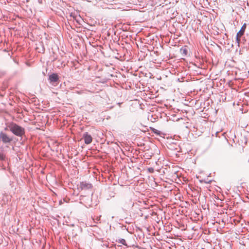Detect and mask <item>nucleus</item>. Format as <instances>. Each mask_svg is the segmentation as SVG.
Returning <instances> with one entry per match:
<instances>
[{"label": "nucleus", "instance_id": "39448f33", "mask_svg": "<svg viewBox=\"0 0 249 249\" xmlns=\"http://www.w3.org/2000/svg\"><path fill=\"white\" fill-rule=\"evenodd\" d=\"M49 80L51 83H56L59 80L58 75L56 73H53L50 75Z\"/></svg>", "mask_w": 249, "mask_h": 249}, {"label": "nucleus", "instance_id": "f257e3e1", "mask_svg": "<svg viewBox=\"0 0 249 249\" xmlns=\"http://www.w3.org/2000/svg\"><path fill=\"white\" fill-rule=\"evenodd\" d=\"M10 131L15 135L22 137L25 134V129L15 123H12L9 125Z\"/></svg>", "mask_w": 249, "mask_h": 249}, {"label": "nucleus", "instance_id": "0eeeda50", "mask_svg": "<svg viewBox=\"0 0 249 249\" xmlns=\"http://www.w3.org/2000/svg\"><path fill=\"white\" fill-rule=\"evenodd\" d=\"M5 159V156L4 155L2 150H0V160L3 161Z\"/></svg>", "mask_w": 249, "mask_h": 249}, {"label": "nucleus", "instance_id": "1a4fd4ad", "mask_svg": "<svg viewBox=\"0 0 249 249\" xmlns=\"http://www.w3.org/2000/svg\"><path fill=\"white\" fill-rule=\"evenodd\" d=\"M241 36H237V35H236V42H237V43L238 44V45L239 46V44H240V38H241Z\"/></svg>", "mask_w": 249, "mask_h": 249}, {"label": "nucleus", "instance_id": "f03ea898", "mask_svg": "<svg viewBox=\"0 0 249 249\" xmlns=\"http://www.w3.org/2000/svg\"><path fill=\"white\" fill-rule=\"evenodd\" d=\"M0 140L4 143H9L12 141V139L10 138L6 133L1 132L0 133Z\"/></svg>", "mask_w": 249, "mask_h": 249}, {"label": "nucleus", "instance_id": "423d86ee", "mask_svg": "<svg viewBox=\"0 0 249 249\" xmlns=\"http://www.w3.org/2000/svg\"><path fill=\"white\" fill-rule=\"evenodd\" d=\"M246 27H247V24H246V23H245L242 25L240 30L237 33V36H242L244 35L245 30L246 29Z\"/></svg>", "mask_w": 249, "mask_h": 249}, {"label": "nucleus", "instance_id": "6e6552de", "mask_svg": "<svg viewBox=\"0 0 249 249\" xmlns=\"http://www.w3.org/2000/svg\"><path fill=\"white\" fill-rule=\"evenodd\" d=\"M119 242L124 245H126V241L124 239H120L119 240Z\"/></svg>", "mask_w": 249, "mask_h": 249}, {"label": "nucleus", "instance_id": "7ed1b4c3", "mask_svg": "<svg viewBox=\"0 0 249 249\" xmlns=\"http://www.w3.org/2000/svg\"><path fill=\"white\" fill-rule=\"evenodd\" d=\"M92 187L91 184L87 182L86 181L81 182L79 185V188L81 190H88L91 188Z\"/></svg>", "mask_w": 249, "mask_h": 249}, {"label": "nucleus", "instance_id": "9b49d317", "mask_svg": "<svg viewBox=\"0 0 249 249\" xmlns=\"http://www.w3.org/2000/svg\"><path fill=\"white\" fill-rule=\"evenodd\" d=\"M148 170L149 171V172H150L151 173L154 171V169L153 168H149Z\"/></svg>", "mask_w": 249, "mask_h": 249}, {"label": "nucleus", "instance_id": "9d476101", "mask_svg": "<svg viewBox=\"0 0 249 249\" xmlns=\"http://www.w3.org/2000/svg\"><path fill=\"white\" fill-rule=\"evenodd\" d=\"M180 51L182 52V53L184 55H186L187 54L188 51L186 49H181Z\"/></svg>", "mask_w": 249, "mask_h": 249}, {"label": "nucleus", "instance_id": "f8f14e48", "mask_svg": "<svg viewBox=\"0 0 249 249\" xmlns=\"http://www.w3.org/2000/svg\"><path fill=\"white\" fill-rule=\"evenodd\" d=\"M100 217H101V216H100V217H98V216H97L96 220L97 221H99V220H100Z\"/></svg>", "mask_w": 249, "mask_h": 249}, {"label": "nucleus", "instance_id": "20e7f679", "mask_svg": "<svg viewBox=\"0 0 249 249\" xmlns=\"http://www.w3.org/2000/svg\"><path fill=\"white\" fill-rule=\"evenodd\" d=\"M83 138L84 140L85 143L87 144L90 143L92 141V137L88 132L84 133Z\"/></svg>", "mask_w": 249, "mask_h": 249}]
</instances>
